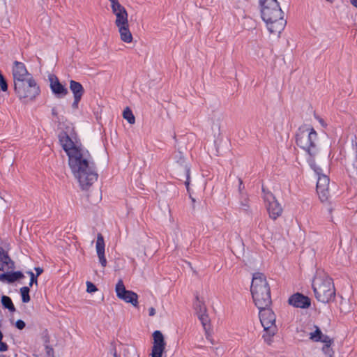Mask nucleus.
<instances>
[{
  "instance_id": "1",
  "label": "nucleus",
  "mask_w": 357,
  "mask_h": 357,
  "mask_svg": "<svg viewBox=\"0 0 357 357\" xmlns=\"http://www.w3.org/2000/svg\"><path fill=\"white\" fill-rule=\"evenodd\" d=\"M59 142L68 157V166L73 176L82 189H87L97 181L98 176L91 154L73 132H61Z\"/></svg>"
},
{
  "instance_id": "2",
  "label": "nucleus",
  "mask_w": 357,
  "mask_h": 357,
  "mask_svg": "<svg viewBox=\"0 0 357 357\" xmlns=\"http://www.w3.org/2000/svg\"><path fill=\"white\" fill-rule=\"evenodd\" d=\"M261 16L268 31L280 36L284 30L287 22L284 13L277 0H259Z\"/></svg>"
},
{
  "instance_id": "3",
  "label": "nucleus",
  "mask_w": 357,
  "mask_h": 357,
  "mask_svg": "<svg viewBox=\"0 0 357 357\" xmlns=\"http://www.w3.org/2000/svg\"><path fill=\"white\" fill-rule=\"evenodd\" d=\"M296 142L297 146L307 155L306 160L308 164L310 159L314 160L319 152V148L318 135L313 128L307 126L299 128L296 136Z\"/></svg>"
},
{
  "instance_id": "4",
  "label": "nucleus",
  "mask_w": 357,
  "mask_h": 357,
  "mask_svg": "<svg viewBox=\"0 0 357 357\" xmlns=\"http://www.w3.org/2000/svg\"><path fill=\"white\" fill-rule=\"evenodd\" d=\"M250 291L257 308L269 307L271 303V289L266 277L263 273L253 274Z\"/></svg>"
},
{
  "instance_id": "5",
  "label": "nucleus",
  "mask_w": 357,
  "mask_h": 357,
  "mask_svg": "<svg viewBox=\"0 0 357 357\" xmlns=\"http://www.w3.org/2000/svg\"><path fill=\"white\" fill-rule=\"evenodd\" d=\"M312 288L317 300L326 303L335 295V290L332 279L324 272H317L313 281Z\"/></svg>"
},
{
  "instance_id": "6",
  "label": "nucleus",
  "mask_w": 357,
  "mask_h": 357,
  "mask_svg": "<svg viewBox=\"0 0 357 357\" xmlns=\"http://www.w3.org/2000/svg\"><path fill=\"white\" fill-rule=\"evenodd\" d=\"M258 309L259 310V319L264 328L263 338L267 344H270L272 342L273 336L277 332L275 315L268 307Z\"/></svg>"
},
{
  "instance_id": "7",
  "label": "nucleus",
  "mask_w": 357,
  "mask_h": 357,
  "mask_svg": "<svg viewBox=\"0 0 357 357\" xmlns=\"http://www.w3.org/2000/svg\"><path fill=\"white\" fill-rule=\"evenodd\" d=\"M308 165L317 175V191L321 202H324L327 199L330 179L323 173L322 169L317 165L315 160L310 159Z\"/></svg>"
},
{
  "instance_id": "8",
  "label": "nucleus",
  "mask_w": 357,
  "mask_h": 357,
  "mask_svg": "<svg viewBox=\"0 0 357 357\" xmlns=\"http://www.w3.org/2000/svg\"><path fill=\"white\" fill-rule=\"evenodd\" d=\"M22 91L14 88L16 94L20 99L27 98L33 100L40 94V87L33 77H29V79L22 82Z\"/></svg>"
},
{
  "instance_id": "9",
  "label": "nucleus",
  "mask_w": 357,
  "mask_h": 357,
  "mask_svg": "<svg viewBox=\"0 0 357 357\" xmlns=\"http://www.w3.org/2000/svg\"><path fill=\"white\" fill-rule=\"evenodd\" d=\"M12 75L13 77L14 88L17 89L20 91H22V82L29 79V77H33L27 70L25 64L17 61H14L13 63Z\"/></svg>"
},
{
  "instance_id": "10",
  "label": "nucleus",
  "mask_w": 357,
  "mask_h": 357,
  "mask_svg": "<svg viewBox=\"0 0 357 357\" xmlns=\"http://www.w3.org/2000/svg\"><path fill=\"white\" fill-rule=\"evenodd\" d=\"M262 192L263 198L270 218L273 220L277 219L282 213V207L271 192L266 191L264 188Z\"/></svg>"
},
{
  "instance_id": "11",
  "label": "nucleus",
  "mask_w": 357,
  "mask_h": 357,
  "mask_svg": "<svg viewBox=\"0 0 357 357\" xmlns=\"http://www.w3.org/2000/svg\"><path fill=\"white\" fill-rule=\"evenodd\" d=\"M115 291L119 299L132 304L134 307H137L138 295L132 291L127 290L122 280H119L116 283Z\"/></svg>"
},
{
  "instance_id": "12",
  "label": "nucleus",
  "mask_w": 357,
  "mask_h": 357,
  "mask_svg": "<svg viewBox=\"0 0 357 357\" xmlns=\"http://www.w3.org/2000/svg\"><path fill=\"white\" fill-rule=\"evenodd\" d=\"M111 3L112 13L116 16L115 24L120 26L126 25L128 23V13L126 8L119 2L118 0H109Z\"/></svg>"
},
{
  "instance_id": "13",
  "label": "nucleus",
  "mask_w": 357,
  "mask_h": 357,
  "mask_svg": "<svg viewBox=\"0 0 357 357\" xmlns=\"http://www.w3.org/2000/svg\"><path fill=\"white\" fill-rule=\"evenodd\" d=\"M153 345L152 347L151 357H162L165 349V342L162 333L155 331L153 334Z\"/></svg>"
},
{
  "instance_id": "14",
  "label": "nucleus",
  "mask_w": 357,
  "mask_h": 357,
  "mask_svg": "<svg viewBox=\"0 0 357 357\" xmlns=\"http://www.w3.org/2000/svg\"><path fill=\"white\" fill-rule=\"evenodd\" d=\"M50 87L57 98H63L68 93V89L63 85L54 75H49Z\"/></svg>"
},
{
  "instance_id": "15",
  "label": "nucleus",
  "mask_w": 357,
  "mask_h": 357,
  "mask_svg": "<svg viewBox=\"0 0 357 357\" xmlns=\"http://www.w3.org/2000/svg\"><path fill=\"white\" fill-rule=\"evenodd\" d=\"M289 303L296 307L307 308L310 305V300L307 296L297 293L289 298Z\"/></svg>"
},
{
  "instance_id": "16",
  "label": "nucleus",
  "mask_w": 357,
  "mask_h": 357,
  "mask_svg": "<svg viewBox=\"0 0 357 357\" xmlns=\"http://www.w3.org/2000/svg\"><path fill=\"white\" fill-rule=\"evenodd\" d=\"M314 331L309 333V338L315 342H328L330 341V336L322 333L319 326L314 325Z\"/></svg>"
},
{
  "instance_id": "17",
  "label": "nucleus",
  "mask_w": 357,
  "mask_h": 357,
  "mask_svg": "<svg viewBox=\"0 0 357 357\" xmlns=\"http://www.w3.org/2000/svg\"><path fill=\"white\" fill-rule=\"evenodd\" d=\"M13 266V263L5 250L0 248V271H5Z\"/></svg>"
},
{
  "instance_id": "18",
  "label": "nucleus",
  "mask_w": 357,
  "mask_h": 357,
  "mask_svg": "<svg viewBox=\"0 0 357 357\" xmlns=\"http://www.w3.org/2000/svg\"><path fill=\"white\" fill-rule=\"evenodd\" d=\"M119 33L120 34L121 40L126 43H130L132 41V35L129 29V23L126 25L118 26Z\"/></svg>"
},
{
  "instance_id": "19",
  "label": "nucleus",
  "mask_w": 357,
  "mask_h": 357,
  "mask_svg": "<svg viewBox=\"0 0 357 357\" xmlns=\"http://www.w3.org/2000/svg\"><path fill=\"white\" fill-rule=\"evenodd\" d=\"M69 87L73 94V97L82 98L84 95V89L79 82L75 80H70Z\"/></svg>"
},
{
  "instance_id": "20",
  "label": "nucleus",
  "mask_w": 357,
  "mask_h": 357,
  "mask_svg": "<svg viewBox=\"0 0 357 357\" xmlns=\"http://www.w3.org/2000/svg\"><path fill=\"white\" fill-rule=\"evenodd\" d=\"M24 277L20 271H15L13 273H4L0 275V280H6L8 282H14Z\"/></svg>"
},
{
  "instance_id": "21",
  "label": "nucleus",
  "mask_w": 357,
  "mask_h": 357,
  "mask_svg": "<svg viewBox=\"0 0 357 357\" xmlns=\"http://www.w3.org/2000/svg\"><path fill=\"white\" fill-rule=\"evenodd\" d=\"M105 244L104 238L101 234H98L96 245L97 255L105 254Z\"/></svg>"
},
{
  "instance_id": "22",
  "label": "nucleus",
  "mask_w": 357,
  "mask_h": 357,
  "mask_svg": "<svg viewBox=\"0 0 357 357\" xmlns=\"http://www.w3.org/2000/svg\"><path fill=\"white\" fill-rule=\"evenodd\" d=\"M197 316L203 326L204 331L206 333H208V331L210 329V319L207 312H206L202 314H199Z\"/></svg>"
},
{
  "instance_id": "23",
  "label": "nucleus",
  "mask_w": 357,
  "mask_h": 357,
  "mask_svg": "<svg viewBox=\"0 0 357 357\" xmlns=\"http://www.w3.org/2000/svg\"><path fill=\"white\" fill-rule=\"evenodd\" d=\"M194 308L197 314L206 312V307L203 301H200L198 296H196V301L194 303Z\"/></svg>"
},
{
  "instance_id": "24",
  "label": "nucleus",
  "mask_w": 357,
  "mask_h": 357,
  "mask_svg": "<svg viewBox=\"0 0 357 357\" xmlns=\"http://www.w3.org/2000/svg\"><path fill=\"white\" fill-rule=\"evenodd\" d=\"M324 344L322 347V351L323 353L329 356L333 357L334 354V351L333 349L331 348V345L333 344V340L330 337V341L329 343L328 342H323Z\"/></svg>"
},
{
  "instance_id": "25",
  "label": "nucleus",
  "mask_w": 357,
  "mask_h": 357,
  "mask_svg": "<svg viewBox=\"0 0 357 357\" xmlns=\"http://www.w3.org/2000/svg\"><path fill=\"white\" fill-rule=\"evenodd\" d=\"M1 303L5 308H7L10 312H14L15 308L10 297L7 296H3L1 297Z\"/></svg>"
},
{
  "instance_id": "26",
  "label": "nucleus",
  "mask_w": 357,
  "mask_h": 357,
  "mask_svg": "<svg viewBox=\"0 0 357 357\" xmlns=\"http://www.w3.org/2000/svg\"><path fill=\"white\" fill-rule=\"evenodd\" d=\"M123 118L130 123L134 124L135 122V116L129 107H126L123 112Z\"/></svg>"
},
{
  "instance_id": "27",
  "label": "nucleus",
  "mask_w": 357,
  "mask_h": 357,
  "mask_svg": "<svg viewBox=\"0 0 357 357\" xmlns=\"http://www.w3.org/2000/svg\"><path fill=\"white\" fill-rule=\"evenodd\" d=\"M29 291L30 289L29 287H23L20 289L22 301L23 303H26L30 301Z\"/></svg>"
},
{
  "instance_id": "28",
  "label": "nucleus",
  "mask_w": 357,
  "mask_h": 357,
  "mask_svg": "<svg viewBox=\"0 0 357 357\" xmlns=\"http://www.w3.org/2000/svg\"><path fill=\"white\" fill-rule=\"evenodd\" d=\"M348 171H349V174H356L357 176V146H356L355 159L352 163V169H349Z\"/></svg>"
},
{
  "instance_id": "29",
  "label": "nucleus",
  "mask_w": 357,
  "mask_h": 357,
  "mask_svg": "<svg viewBox=\"0 0 357 357\" xmlns=\"http://www.w3.org/2000/svg\"><path fill=\"white\" fill-rule=\"evenodd\" d=\"M98 290L97 287L91 282H86V291L88 293H94Z\"/></svg>"
},
{
  "instance_id": "30",
  "label": "nucleus",
  "mask_w": 357,
  "mask_h": 357,
  "mask_svg": "<svg viewBox=\"0 0 357 357\" xmlns=\"http://www.w3.org/2000/svg\"><path fill=\"white\" fill-rule=\"evenodd\" d=\"M27 273L30 275L29 286L31 287L33 283L37 284V276L32 271H28Z\"/></svg>"
},
{
  "instance_id": "31",
  "label": "nucleus",
  "mask_w": 357,
  "mask_h": 357,
  "mask_svg": "<svg viewBox=\"0 0 357 357\" xmlns=\"http://www.w3.org/2000/svg\"><path fill=\"white\" fill-rule=\"evenodd\" d=\"M99 259V261L102 267H105L107 265V259L105 258V254L97 255Z\"/></svg>"
},
{
  "instance_id": "32",
  "label": "nucleus",
  "mask_w": 357,
  "mask_h": 357,
  "mask_svg": "<svg viewBox=\"0 0 357 357\" xmlns=\"http://www.w3.org/2000/svg\"><path fill=\"white\" fill-rule=\"evenodd\" d=\"M15 326L18 329L22 330L25 327V323L24 321L19 319L15 322Z\"/></svg>"
},
{
  "instance_id": "33",
  "label": "nucleus",
  "mask_w": 357,
  "mask_h": 357,
  "mask_svg": "<svg viewBox=\"0 0 357 357\" xmlns=\"http://www.w3.org/2000/svg\"><path fill=\"white\" fill-rule=\"evenodd\" d=\"M314 118L315 119H317L319 123H320V125L323 127V128H326L327 127V124L324 121V120L321 118L318 115H314Z\"/></svg>"
},
{
  "instance_id": "34",
  "label": "nucleus",
  "mask_w": 357,
  "mask_h": 357,
  "mask_svg": "<svg viewBox=\"0 0 357 357\" xmlns=\"http://www.w3.org/2000/svg\"><path fill=\"white\" fill-rule=\"evenodd\" d=\"M73 98H74V100L72 104V107L74 109H77L79 102L81 100L82 98H80V97H73Z\"/></svg>"
},
{
  "instance_id": "35",
  "label": "nucleus",
  "mask_w": 357,
  "mask_h": 357,
  "mask_svg": "<svg viewBox=\"0 0 357 357\" xmlns=\"http://www.w3.org/2000/svg\"><path fill=\"white\" fill-rule=\"evenodd\" d=\"M111 353L114 357H120V356L117 354L116 347L114 344H112L111 346Z\"/></svg>"
},
{
  "instance_id": "36",
  "label": "nucleus",
  "mask_w": 357,
  "mask_h": 357,
  "mask_svg": "<svg viewBox=\"0 0 357 357\" xmlns=\"http://www.w3.org/2000/svg\"><path fill=\"white\" fill-rule=\"evenodd\" d=\"M8 345L6 343L3 342L2 341L0 342V351H6L8 350Z\"/></svg>"
},
{
  "instance_id": "37",
  "label": "nucleus",
  "mask_w": 357,
  "mask_h": 357,
  "mask_svg": "<svg viewBox=\"0 0 357 357\" xmlns=\"http://www.w3.org/2000/svg\"><path fill=\"white\" fill-rule=\"evenodd\" d=\"M155 314V309L153 307L149 309V315L150 317H153Z\"/></svg>"
},
{
  "instance_id": "38",
  "label": "nucleus",
  "mask_w": 357,
  "mask_h": 357,
  "mask_svg": "<svg viewBox=\"0 0 357 357\" xmlns=\"http://www.w3.org/2000/svg\"><path fill=\"white\" fill-rule=\"evenodd\" d=\"M214 350L217 355H222L223 353L222 348L215 347V348H214Z\"/></svg>"
},
{
  "instance_id": "39",
  "label": "nucleus",
  "mask_w": 357,
  "mask_h": 357,
  "mask_svg": "<svg viewBox=\"0 0 357 357\" xmlns=\"http://www.w3.org/2000/svg\"><path fill=\"white\" fill-rule=\"evenodd\" d=\"M35 271H36V275L37 277H38V275H40L43 273V268H40V267H36V268H35Z\"/></svg>"
},
{
  "instance_id": "40",
  "label": "nucleus",
  "mask_w": 357,
  "mask_h": 357,
  "mask_svg": "<svg viewBox=\"0 0 357 357\" xmlns=\"http://www.w3.org/2000/svg\"><path fill=\"white\" fill-rule=\"evenodd\" d=\"M350 2L354 6L357 8V0H350Z\"/></svg>"
},
{
  "instance_id": "41",
  "label": "nucleus",
  "mask_w": 357,
  "mask_h": 357,
  "mask_svg": "<svg viewBox=\"0 0 357 357\" xmlns=\"http://www.w3.org/2000/svg\"><path fill=\"white\" fill-rule=\"evenodd\" d=\"M2 339H3V334H2L1 331H0V342L2 341Z\"/></svg>"
},
{
  "instance_id": "42",
  "label": "nucleus",
  "mask_w": 357,
  "mask_h": 357,
  "mask_svg": "<svg viewBox=\"0 0 357 357\" xmlns=\"http://www.w3.org/2000/svg\"><path fill=\"white\" fill-rule=\"evenodd\" d=\"M239 182H240L239 188L241 189V185H243V183H242L241 180H239Z\"/></svg>"
},
{
  "instance_id": "43",
  "label": "nucleus",
  "mask_w": 357,
  "mask_h": 357,
  "mask_svg": "<svg viewBox=\"0 0 357 357\" xmlns=\"http://www.w3.org/2000/svg\"><path fill=\"white\" fill-rule=\"evenodd\" d=\"M206 339L209 340L211 341V342L213 343V342L209 339V336L208 335L206 336Z\"/></svg>"
},
{
  "instance_id": "44",
  "label": "nucleus",
  "mask_w": 357,
  "mask_h": 357,
  "mask_svg": "<svg viewBox=\"0 0 357 357\" xmlns=\"http://www.w3.org/2000/svg\"><path fill=\"white\" fill-rule=\"evenodd\" d=\"M326 1L328 2H331V3L333 2V0H326Z\"/></svg>"
},
{
  "instance_id": "45",
  "label": "nucleus",
  "mask_w": 357,
  "mask_h": 357,
  "mask_svg": "<svg viewBox=\"0 0 357 357\" xmlns=\"http://www.w3.org/2000/svg\"><path fill=\"white\" fill-rule=\"evenodd\" d=\"M189 183L188 181L185 182V185H188Z\"/></svg>"
}]
</instances>
